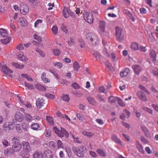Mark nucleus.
Here are the masks:
<instances>
[{"label": "nucleus", "mask_w": 158, "mask_h": 158, "mask_svg": "<svg viewBox=\"0 0 158 158\" xmlns=\"http://www.w3.org/2000/svg\"><path fill=\"white\" fill-rule=\"evenodd\" d=\"M72 150L76 155L80 157H84L86 152V148L83 145L77 147H73Z\"/></svg>", "instance_id": "f257e3e1"}, {"label": "nucleus", "mask_w": 158, "mask_h": 158, "mask_svg": "<svg viewBox=\"0 0 158 158\" xmlns=\"http://www.w3.org/2000/svg\"><path fill=\"white\" fill-rule=\"evenodd\" d=\"M11 143L10 146H12V149L14 152H19L20 150L22 145L19 139L14 137L11 140Z\"/></svg>", "instance_id": "f03ea898"}, {"label": "nucleus", "mask_w": 158, "mask_h": 158, "mask_svg": "<svg viewBox=\"0 0 158 158\" xmlns=\"http://www.w3.org/2000/svg\"><path fill=\"white\" fill-rule=\"evenodd\" d=\"M53 129L55 133L58 136L62 137L64 135L67 138H68L69 134L64 128L61 127V130H60L58 129L56 127H54Z\"/></svg>", "instance_id": "7ed1b4c3"}, {"label": "nucleus", "mask_w": 158, "mask_h": 158, "mask_svg": "<svg viewBox=\"0 0 158 158\" xmlns=\"http://www.w3.org/2000/svg\"><path fill=\"white\" fill-rule=\"evenodd\" d=\"M62 13L63 16L66 18L69 17V15H70L73 18H75L76 16L74 12L70 10V7L66 8L64 6L62 11Z\"/></svg>", "instance_id": "20e7f679"}, {"label": "nucleus", "mask_w": 158, "mask_h": 158, "mask_svg": "<svg viewBox=\"0 0 158 158\" xmlns=\"http://www.w3.org/2000/svg\"><path fill=\"white\" fill-rule=\"evenodd\" d=\"M115 35L116 39L120 42L122 41L124 39V34L122 32V29L120 27H116L115 28Z\"/></svg>", "instance_id": "39448f33"}, {"label": "nucleus", "mask_w": 158, "mask_h": 158, "mask_svg": "<svg viewBox=\"0 0 158 158\" xmlns=\"http://www.w3.org/2000/svg\"><path fill=\"white\" fill-rule=\"evenodd\" d=\"M15 124L9 122H6L3 126V130L6 132L9 131L10 130H13L14 128Z\"/></svg>", "instance_id": "423d86ee"}, {"label": "nucleus", "mask_w": 158, "mask_h": 158, "mask_svg": "<svg viewBox=\"0 0 158 158\" xmlns=\"http://www.w3.org/2000/svg\"><path fill=\"white\" fill-rule=\"evenodd\" d=\"M83 18L85 21L89 23H92L93 22V15L90 13L86 12L83 14Z\"/></svg>", "instance_id": "0eeeda50"}, {"label": "nucleus", "mask_w": 158, "mask_h": 158, "mask_svg": "<svg viewBox=\"0 0 158 158\" xmlns=\"http://www.w3.org/2000/svg\"><path fill=\"white\" fill-rule=\"evenodd\" d=\"M15 119L13 120V122L15 124L17 121L22 122L24 120V117L23 114L20 112L17 111L15 114Z\"/></svg>", "instance_id": "6e6552de"}, {"label": "nucleus", "mask_w": 158, "mask_h": 158, "mask_svg": "<svg viewBox=\"0 0 158 158\" xmlns=\"http://www.w3.org/2000/svg\"><path fill=\"white\" fill-rule=\"evenodd\" d=\"M36 105L38 109H40L42 106H46L47 104L46 103L44 100L43 98L41 99L39 98L36 101Z\"/></svg>", "instance_id": "1a4fd4ad"}, {"label": "nucleus", "mask_w": 158, "mask_h": 158, "mask_svg": "<svg viewBox=\"0 0 158 158\" xmlns=\"http://www.w3.org/2000/svg\"><path fill=\"white\" fill-rule=\"evenodd\" d=\"M44 156L45 158H53V153L51 150H46L44 152Z\"/></svg>", "instance_id": "9d476101"}, {"label": "nucleus", "mask_w": 158, "mask_h": 158, "mask_svg": "<svg viewBox=\"0 0 158 158\" xmlns=\"http://www.w3.org/2000/svg\"><path fill=\"white\" fill-rule=\"evenodd\" d=\"M29 11V8L26 5H23L20 7V11L21 14L24 15L27 14Z\"/></svg>", "instance_id": "9b49d317"}, {"label": "nucleus", "mask_w": 158, "mask_h": 158, "mask_svg": "<svg viewBox=\"0 0 158 158\" xmlns=\"http://www.w3.org/2000/svg\"><path fill=\"white\" fill-rule=\"evenodd\" d=\"M137 94L139 98L140 99L145 101L147 100L145 94L143 92H138Z\"/></svg>", "instance_id": "f8f14e48"}, {"label": "nucleus", "mask_w": 158, "mask_h": 158, "mask_svg": "<svg viewBox=\"0 0 158 158\" xmlns=\"http://www.w3.org/2000/svg\"><path fill=\"white\" fill-rule=\"evenodd\" d=\"M22 143L23 146V150L29 152L31 150V147L28 142L24 141L22 142Z\"/></svg>", "instance_id": "ddd939ff"}, {"label": "nucleus", "mask_w": 158, "mask_h": 158, "mask_svg": "<svg viewBox=\"0 0 158 158\" xmlns=\"http://www.w3.org/2000/svg\"><path fill=\"white\" fill-rule=\"evenodd\" d=\"M1 69L5 74H7L9 73H13V71L8 69L7 66L5 64L3 65Z\"/></svg>", "instance_id": "4468645a"}, {"label": "nucleus", "mask_w": 158, "mask_h": 158, "mask_svg": "<svg viewBox=\"0 0 158 158\" xmlns=\"http://www.w3.org/2000/svg\"><path fill=\"white\" fill-rule=\"evenodd\" d=\"M132 68L134 70L135 73L139 75L141 70L139 65H133L132 66Z\"/></svg>", "instance_id": "2eb2a0df"}, {"label": "nucleus", "mask_w": 158, "mask_h": 158, "mask_svg": "<svg viewBox=\"0 0 158 158\" xmlns=\"http://www.w3.org/2000/svg\"><path fill=\"white\" fill-rule=\"evenodd\" d=\"M33 158H44L43 154L39 151H36L33 155Z\"/></svg>", "instance_id": "dca6fc26"}, {"label": "nucleus", "mask_w": 158, "mask_h": 158, "mask_svg": "<svg viewBox=\"0 0 158 158\" xmlns=\"http://www.w3.org/2000/svg\"><path fill=\"white\" fill-rule=\"evenodd\" d=\"M29 152L23 150L20 152V156L23 158H28L30 156Z\"/></svg>", "instance_id": "f3484780"}, {"label": "nucleus", "mask_w": 158, "mask_h": 158, "mask_svg": "<svg viewBox=\"0 0 158 158\" xmlns=\"http://www.w3.org/2000/svg\"><path fill=\"white\" fill-rule=\"evenodd\" d=\"M105 22L103 21H99V30L101 32H104L105 30Z\"/></svg>", "instance_id": "a211bd4d"}, {"label": "nucleus", "mask_w": 158, "mask_h": 158, "mask_svg": "<svg viewBox=\"0 0 158 158\" xmlns=\"http://www.w3.org/2000/svg\"><path fill=\"white\" fill-rule=\"evenodd\" d=\"M140 127L144 133L145 136L147 137H149L150 136V135L147 127L145 126H141Z\"/></svg>", "instance_id": "6ab92c4d"}, {"label": "nucleus", "mask_w": 158, "mask_h": 158, "mask_svg": "<svg viewBox=\"0 0 158 158\" xmlns=\"http://www.w3.org/2000/svg\"><path fill=\"white\" fill-rule=\"evenodd\" d=\"M150 55L152 60L153 62H155L156 61V55L155 52L154 51H152L150 52Z\"/></svg>", "instance_id": "aec40b11"}, {"label": "nucleus", "mask_w": 158, "mask_h": 158, "mask_svg": "<svg viewBox=\"0 0 158 158\" xmlns=\"http://www.w3.org/2000/svg\"><path fill=\"white\" fill-rule=\"evenodd\" d=\"M20 25L21 26L24 27L27 26L28 23L26 19H23V18H21L20 19Z\"/></svg>", "instance_id": "412c9836"}, {"label": "nucleus", "mask_w": 158, "mask_h": 158, "mask_svg": "<svg viewBox=\"0 0 158 158\" xmlns=\"http://www.w3.org/2000/svg\"><path fill=\"white\" fill-rule=\"evenodd\" d=\"M17 58L22 61L26 62L27 60V58H26L23 54H19V55H17Z\"/></svg>", "instance_id": "4be33fe9"}, {"label": "nucleus", "mask_w": 158, "mask_h": 158, "mask_svg": "<svg viewBox=\"0 0 158 158\" xmlns=\"http://www.w3.org/2000/svg\"><path fill=\"white\" fill-rule=\"evenodd\" d=\"M0 33L1 35L4 37H6L8 36V34L4 29H0Z\"/></svg>", "instance_id": "5701e85b"}, {"label": "nucleus", "mask_w": 158, "mask_h": 158, "mask_svg": "<svg viewBox=\"0 0 158 158\" xmlns=\"http://www.w3.org/2000/svg\"><path fill=\"white\" fill-rule=\"evenodd\" d=\"M131 47L132 49L135 50H138L139 49L138 44L135 42L132 43Z\"/></svg>", "instance_id": "b1692460"}, {"label": "nucleus", "mask_w": 158, "mask_h": 158, "mask_svg": "<svg viewBox=\"0 0 158 158\" xmlns=\"http://www.w3.org/2000/svg\"><path fill=\"white\" fill-rule=\"evenodd\" d=\"M11 64L13 66H15V68L17 69L19 68L22 69L23 68L24 66V65L23 64L21 65L19 64L16 63L12 62Z\"/></svg>", "instance_id": "393cba45"}, {"label": "nucleus", "mask_w": 158, "mask_h": 158, "mask_svg": "<svg viewBox=\"0 0 158 158\" xmlns=\"http://www.w3.org/2000/svg\"><path fill=\"white\" fill-rule=\"evenodd\" d=\"M118 97H115L113 96H110L109 98V100L110 102V103H114L115 102L116 100H117V98Z\"/></svg>", "instance_id": "a878e982"}, {"label": "nucleus", "mask_w": 158, "mask_h": 158, "mask_svg": "<svg viewBox=\"0 0 158 158\" xmlns=\"http://www.w3.org/2000/svg\"><path fill=\"white\" fill-rule=\"evenodd\" d=\"M36 88L39 90L44 91L46 89V87L40 84H38L36 86Z\"/></svg>", "instance_id": "bb28decb"}, {"label": "nucleus", "mask_w": 158, "mask_h": 158, "mask_svg": "<svg viewBox=\"0 0 158 158\" xmlns=\"http://www.w3.org/2000/svg\"><path fill=\"white\" fill-rule=\"evenodd\" d=\"M112 138L113 140L116 143H117L119 144H121V141L115 135H113L112 136Z\"/></svg>", "instance_id": "cd10ccee"}, {"label": "nucleus", "mask_w": 158, "mask_h": 158, "mask_svg": "<svg viewBox=\"0 0 158 158\" xmlns=\"http://www.w3.org/2000/svg\"><path fill=\"white\" fill-rule=\"evenodd\" d=\"M31 127L33 130H36L40 127V126L37 123H34L31 125Z\"/></svg>", "instance_id": "c85d7f7f"}, {"label": "nucleus", "mask_w": 158, "mask_h": 158, "mask_svg": "<svg viewBox=\"0 0 158 158\" xmlns=\"http://www.w3.org/2000/svg\"><path fill=\"white\" fill-rule=\"evenodd\" d=\"M53 117L49 116H47L46 120L51 125H53L54 122L53 119Z\"/></svg>", "instance_id": "c756f323"}, {"label": "nucleus", "mask_w": 158, "mask_h": 158, "mask_svg": "<svg viewBox=\"0 0 158 158\" xmlns=\"http://www.w3.org/2000/svg\"><path fill=\"white\" fill-rule=\"evenodd\" d=\"M61 98L63 101L67 102H68L69 100V98L68 94H63Z\"/></svg>", "instance_id": "7c9ffc66"}, {"label": "nucleus", "mask_w": 158, "mask_h": 158, "mask_svg": "<svg viewBox=\"0 0 158 158\" xmlns=\"http://www.w3.org/2000/svg\"><path fill=\"white\" fill-rule=\"evenodd\" d=\"M117 100L119 106L122 107H124L125 106V104L120 98H117Z\"/></svg>", "instance_id": "2f4dec72"}, {"label": "nucleus", "mask_w": 158, "mask_h": 158, "mask_svg": "<svg viewBox=\"0 0 158 158\" xmlns=\"http://www.w3.org/2000/svg\"><path fill=\"white\" fill-rule=\"evenodd\" d=\"M10 38L8 37L4 40H1V41L2 44H6L10 42Z\"/></svg>", "instance_id": "473e14b6"}, {"label": "nucleus", "mask_w": 158, "mask_h": 158, "mask_svg": "<svg viewBox=\"0 0 158 158\" xmlns=\"http://www.w3.org/2000/svg\"><path fill=\"white\" fill-rule=\"evenodd\" d=\"M74 69L76 71H77L79 68L80 67L77 61H75L73 64Z\"/></svg>", "instance_id": "72a5a7b5"}, {"label": "nucleus", "mask_w": 158, "mask_h": 158, "mask_svg": "<svg viewBox=\"0 0 158 158\" xmlns=\"http://www.w3.org/2000/svg\"><path fill=\"white\" fill-rule=\"evenodd\" d=\"M87 99L90 104L93 105L95 103V100L93 98L91 97H88L87 98Z\"/></svg>", "instance_id": "f704fd0d"}, {"label": "nucleus", "mask_w": 158, "mask_h": 158, "mask_svg": "<svg viewBox=\"0 0 158 158\" xmlns=\"http://www.w3.org/2000/svg\"><path fill=\"white\" fill-rule=\"evenodd\" d=\"M52 51L53 52L54 54L56 56H59L60 54V51L58 49H52Z\"/></svg>", "instance_id": "c9c22d12"}, {"label": "nucleus", "mask_w": 158, "mask_h": 158, "mask_svg": "<svg viewBox=\"0 0 158 158\" xmlns=\"http://www.w3.org/2000/svg\"><path fill=\"white\" fill-rule=\"evenodd\" d=\"M97 152L101 156H106L104 151L101 149L98 150Z\"/></svg>", "instance_id": "e433bc0d"}, {"label": "nucleus", "mask_w": 158, "mask_h": 158, "mask_svg": "<svg viewBox=\"0 0 158 158\" xmlns=\"http://www.w3.org/2000/svg\"><path fill=\"white\" fill-rule=\"evenodd\" d=\"M16 129L17 132L21 133L22 132V130L21 127H20V125L19 124H17L16 125Z\"/></svg>", "instance_id": "4c0bfd02"}, {"label": "nucleus", "mask_w": 158, "mask_h": 158, "mask_svg": "<svg viewBox=\"0 0 158 158\" xmlns=\"http://www.w3.org/2000/svg\"><path fill=\"white\" fill-rule=\"evenodd\" d=\"M52 30L53 33L55 35L57 34L58 33V28L56 26H53Z\"/></svg>", "instance_id": "58836bf2"}, {"label": "nucleus", "mask_w": 158, "mask_h": 158, "mask_svg": "<svg viewBox=\"0 0 158 158\" xmlns=\"http://www.w3.org/2000/svg\"><path fill=\"white\" fill-rule=\"evenodd\" d=\"M127 14L129 18L132 20V21H134L135 19L133 16V15L129 11H128Z\"/></svg>", "instance_id": "ea45409f"}, {"label": "nucleus", "mask_w": 158, "mask_h": 158, "mask_svg": "<svg viewBox=\"0 0 158 158\" xmlns=\"http://www.w3.org/2000/svg\"><path fill=\"white\" fill-rule=\"evenodd\" d=\"M21 76L23 77L26 78L28 80L32 81V79L31 77L28 76L27 74H21Z\"/></svg>", "instance_id": "a19ab883"}, {"label": "nucleus", "mask_w": 158, "mask_h": 158, "mask_svg": "<svg viewBox=\"0 0 158 158\" xmlns=\"http://www.w3.org/2000/svg\"><path fill=\"white\" fill-rule=\"evenodd\" d=\"M65 149L68 156L69 157H70L72 155V152L71 149L69 148H66Z\"/></svg>", "instance_id": "79ce46f5"}, {"label": "nucleus", "mask_w": 158, "mask_h": 158, "mask_svg": "<svg viewBox=\"0 0 158 158\" xmlns=\"http://www.w3.org/2000/svg\"><path fill=\"white\" fill-rule=\"evenodd\" d=\"M139 87L141 89L146 92L148 94H150V92L148 91L147 89L144 86L141 85H140Z\"/></svg>", "instance_id": "37998d69"}, {"label": "nucleus", "mask_w": 158, "mask_h": 158, "mask_svg": "<svg viewBox=\"0 0 158 158\" xmlns=\"http://www.w3.org/2000/svg\"><path fill=\"white\" fill-rule=\"evenodd\" d=\"M25 84L26 87H27L28 89H32L33 88V86L32 85L27 83L26 82H24Z\"/></svg>", "instance_id": "c03bdc74"}, {"label": "nucleus", "mask_w": 158, "mask_h": 158, "mask_svg": "<svg viewBox=\"0 0 158 158\" xmlns=\"http://www.w3.org/2000/svg\"><path fill=\"white\" fill-rule=\"evenodd\" d=\"M79 45L81 48H84L85 47V43L83 41L82 39H79L78 40Z\"/></svg>", "instance_id": "a18cd8bd"}, {"label": "nucleus", "mask_w": 158, "mask_h": 158, "mask_svg": "<svg viewBox=\"0 0 158 158\" xmlns=\"http://www.w3.org/2000/svg\"><path fill=\"white\" fill-rule=\"evenodd\" d=\"M2 143L6 147H7L9 145H10V143H9L7 141L6 139L2 140Z\"/></svg>", "instance_id": "49530a36"}, {"label": "nucleus", "mask_w": 158, "mask_h": 158, "mask_svg": "<svg viewBox=\"0 0 158 158\" xmlns=\"http://www.w3.org/2000/svg\"><path fill=\"white\" fill-rule=\"evenodd\" d=\"M72 86L76 89L80 88V86L76 83L74 82L72 85Z\"/></svg>", "instance_id": "de8ad7c7"}, {"label": "nucleus", "mask_w": 158, "mask_h": 158, "mask_svg": "<svg viewBox=\"0 0 158 158\" xmlns=\"http://www.w3.org/2000/svg\"><path fill=\"white\" fill-rule=\"evenodd\" d=\"M34 39L37 40L38 42H41L42 41L41 38L39 36L35 34L34 35Z\"/></svg>", "instance_id": "09e8293b"}, {"label": "nucleus", "mask_w": 158, "mask_h": 158, "mask_svg": "<svg viewBox=\"0 0 158 158\" xmlns=\"http://www.w3.org/2000/svg\"><path fill=\"white\" fill-rule=\"evenodd\" d=\"M61 30L64 32L67 33L68 31L66 27L64 24H62L61 27Z\"/></svg>", "instance_id": "8fccbe9b"}, {"label": "nucleus", "mask_w": 158, "mask_h": 158, "mask_svg": "<svg viewBox=\"0 0 158 158\" xmlns=\"http://www.w3.org/2000/svg\"><path fill=\"white\" fill-rule=\"evenodd\" d=\"M72 93L74 95L77 96V97H81L82 95V94L81 93H79L77 91H72Z\"/></svg>", "instance_id": "3c124183"}, {"label": "nucleus", "mask_w": 158, "mask_h": 158, "mask_svg": "<svg viewBox=\"0 0 158 158\" xmlns=\"http://www.w3.org/2000/svg\"><path fill=\"white\" fill-rule=\"evenodd\" d=\"M94 36V35H92L91 34H89L88 35L87 37V39H89L91 41V42L92 43V42H93L94 40L93 39Z\"/></svg>", "instance_id": "603ef678"}, {"label": "nucleus", "mask_w": 158, "mask_h": 158, "mask_svg": "<svg viewBox=\"0 0 158 158\" xmlns=\"http://www.w3.org/2000/svg\"><path fill=\"white\" fill-rule=\"evenodd\" d=\"M93 55L95 56L96 60H98V57L100 58L101 56V55L98 52L94 53Z\"/></svg>", "instance_id": "864d4df0"}, {"label": "nucleus", "mask_w": 158, "mask_h": 158, "mask_svg": "<svg viewBox=\"0 0 158 158\" xmlns=\"http://www.w3.org/2000/svg\"><path fill=\"white\" fill-rule=\"evenodd\" d=\"M70 40L68 42V44L69 46H71V44H74V40L71 38H70Z\"/></svg>", "instance_id": "5fc2aeb1"}, {"label": "nucleus", "mask_w": 158, "mask_h": 158, "mask_svg": "<svg viewBox=\"0 0 158 158\" xmlns=\"http://www.w3.org/2000/svg\"><path fill=\"white\" fill-rule=\"evenodd\" d=\"M45 96L51 99H53L54 98V96L50 94H46Z\"/></svg>", "instance_id": "6e6d98bb"}, {"label": "nucleus", "mask_w": 158, "mask_h": 158, "mask_svg": "<svg viewBox=\"0 0 158 158\" xmlns=\"http://www.w3.org/2000/svg\"><path fill=\"white\" fill-rule=\"evenodd\" d=\"M25 117L27 118V119L29 121L32 120V117L31 115L27 113L25 114Z\"/></svg>", "instance_id": "4d7b16f0"}, {"label": "nucleus", "mask_w": 158, "mask_h": 158, "mask_svg": "<svg viewBox=\"0 0 158 158\" xmlns=\"http://www.w3.org/2000/svg\"><path fill=\"white\" fill-rule=\"evenodd\" d=\"M138 49L142 52H145L147 50L145 47L142 46H140L139 47Z\"/></svg>", "instance_id": "13d9d810"}, {"label": "nucleus", "mask_w": 158, "mask_h": 158, "mask_svg": "<svg viewBox=\"0 0 158 158\" xmlns=\"http://www.w3.org/2000/svg\"><path fill=\"white\" fill-rule=\"evenodd\" d=\"M57 145L58 148H59L62 147V143L60 140H58L57 141Z\"/></svg>", "instance_id": "bf43d9fd"}, {"label": "nucleus", "mask_w": 158, "mask_h": 158, "mask_svg": "<svg viewBox=\"0 0 158 158\" xmlns=\"http://www.w3.org/2000/svg\"><path fill=\"white\" fill-rule=\"evenodd\" d=\"M97 98L99 99L100 102L103 101L104 102H105L104 98L101 95H98L97 96Z\"/></svg>", "instance_id": "052dcab7"}, {"label": "nucleus", "mask_w": 158, "mask_h": 158, "mask_svg": "<svg viewBox=\"0 0 158 158\" xmlns=\"http://www.w3.org/2000/svg\"><path fill=\"white\" fill-rule=\"evenodd\" d=\"M51 131L49 129L47 130L46 131V134H45V136L47 137H49L51 135Z\"/></svg>", "instance_id": "680f3d73"}, {"label": "nucleus", "mask_w": 158, "mask_h": 158, "mask_svg": "<svg viewBox=\"0 0 158 158\" xmlns=\"http://www.w3.org/2000/svg\"><path fill=\"white\" fill-rule=\"evenodd\" d=\"M140 13L142 14H146L147 13V10L144 8H142L140 9Z\"/></svg>", "instance_id": "e2e57ef3"}, {"label": "nucleus", "mask_w": 158, "mask_h": 158, "mask_svg": "<svg viewBox=\"0 0 158 158\" xmlns=\"http://www.w3.org/2000/svg\"><path fill=\"white\" fill-rule=\"evenodd\" d=\"M144 110L150 114H152V110L149 108H145Z\"/></svg>", "instance_id": "0e129e2a"}, {"label": "nucleus", "mask_w": 158, "mask_h": 158, "mask_svg": "<svg viewBox=\"0 0 158 158\" xmlns=\"http://www.w3.org/2000/svg\"><path fill=\"white\" fill-rule=\"evenodd\" d=\"M141 140L142 142L145 143H148V140L146 139L143 136L141 137Z\"/></svg>", "instance_id": "69168bd1"}, {"label": "nucleus", "mask_w": 158, "mask_h": 158, "mask_svg": "<svg viewBox=\"0 0 158 158\" xmlns=\"http://www.w3.org/2000/svg\"><path fill=\"white\" fill-rule=\"evenodd\" d=\"M96 121L100 125H102L104 123V122L103 120L101 119H97L96 120Z\"/></svg>", "instance_id": "338daca9"}, {"label": "nucleus", "mask_w": 158, "mask_h": 158, "mask_svg": "<svg viewBox=\"0 0 158 158\" xmlns=\"http://www.w3.org/2000/svg\"><path fill=\"white\" fill-rule=\"evenodd\" d=\"M152 106L153 108L154 109L158 112V106L156 104H152Z\"/></svg>", "instance_id": "774afa93"}]
</instances>
